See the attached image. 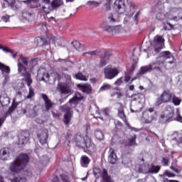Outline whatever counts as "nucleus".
<instances>
[{"instance_id": "obj_1", "label": "nucleus", "mask_w": 182, "mask_h": 182, "mask_svg": "<svg viewBox=\"0 0 182 182\" xmlns=\"http://www.w3.org/2000/svg\"><path fill=\"white\" fill-rule=\"evenodd\" d=\"M22 63L24 65H28V60L21 56V58L18 60V74L20 76L23 77L22 80H25L28 87V94L26 96L27 99H32L33 96H35V90L32 87V83H33V80H32V75L31 73L27 72L26 68L23 67Z\"/></svg>"}, {"instance_id": "obj_2", "label": "nucleus", "mask_w": 182, "mask_h": 182, "mask_svg": "<svg viewBox=\"0 0 182 182\" xmlns=\"http://www.w3.org/2000/svg\"><path fill=\"white\" fill-rule=\"evenodd\" d=\"M159 120L162 123L173 122L174 120V107L170 105H166L163 114L160 116Z\"/></svg>"}, {"instance_id": "obj_3", "label": "nucleus", "mask_w": 182, "mask_h": 182, "mask_svg": "<svg viewBox=\"0 0 182 182\" xmlns=\"http://www.w3.org/2000/svg\"><path fill=\"white\" fill-rule=\"evenodd\" d=\"M92 173L96 178L101 177L102 182H114V181L112 179V176L109 175V173L106 168H103L102 171L100 168L97 166H93Z\"/></svg>"}, {"instance_id": "obj_4", "label": "nucleus", "mask_w": 182, "mask_h": 182, "mask_svg": "<svg viewBox=\"0 0 182 182\" xmlns=\"http://www.w3.org/2000/svg\"><path fill=\"white\" fill-rule=\"evenodd\" d=\"M60 110L65 113L63 122L64 124L68 126V124H70V122H72V119L73 118V111L72 110V106L70 105L69 103H67L60 107Z\"/></svg>"}, {"instance_id": "obj_5", "label": "nucleus", "mask_w": 182, "mask_h": 182, "mask_svg": "<svg viewBox=\"0 0 182 182\" xmlns=\"http://www.w3.org/2000/svg\"><path fill=\"white\" fill-rule=\"evenodd\" d=\"M173 94L174 93L170 91V90L163 91L159 97L157 98L155 102V106H161L163 103H171Z\"/></svg>"}, {"instance_id": "obj_6", "label": "nucleus", "mask_w": 182, "mask_h": 182, "mask_svg": "<svg viewBox=\"0 0 182 182\" xmlns=\"http://www.w3.org/2000/svg\"><path fill=\"white\" fill-rule=\"evenodd\" d=\"M155 11H156V12H159L156 16V19H157V21H159L160 22L167 21L168 15L167 13L163 11H164V5L161 4V2L159 1L157 3V4L155 6Z\"/></svg>"}, {"instance_id": "obj_7", "label": "nucleus", "mask_w": 182, "mask_h": 182, "mask_svg": "<svg viewBox=\"0 0 182 182\" xmlns=\"http://www.w3.org/2000/svg\"><path fill=\"white\" fill-rule=\"evenodd\" d=\"M23 58L24 59H27V65H25V63H21V65L23 66V68H25L27 70V72L30 73L31 75V72H32V70H33V68H35V66H36V65H38V60H36V58L34 59H31L29 61V58H26L25 56H23V55H21L19 58L18 59V63H17V66H18V72H19V60H21V58Z\"/></svg>"}, {"instance_id": "obj_8", "label": "nucleus", "mask_w": 182, "mask_h": 182, "mask_svg": "<svg viewBox=\"0 0 182 182\" xmlns=\"http://www.w3.org/2000/svg\"><path fill=\"white\" fill-rule=\"evenodd\" d=\"M119 73H120V70L117 68H113L107 65L104 68L105 79L112 80V79H114V77H116Z\"/></svg>"}, {"instance_id": "obj_9", "label": "nucleus", "mask_w": 182, "mask_h": 182, "mask_svg": "<svg viewBox=\"0 0 182 182\" xmlns=\"http://www.w3.org/2000/svg\"><path fill=\"white\" fill-rule=\"evenodd\" d=\"M164 38L163 36L156 35L152 42V46L156 53L161 51V49L164 47Z\"/></svg>"}, {"instance_id": "obj_10", "label": "nucleus", "mask_w": 182, "mask_h": 182, "mask_svg": "<svg viewBox=\"0 0 182 182\" xmlns=\"http://www.w3.org/2000/svg\"><path fill=\"white\" fill-rule=\"evenodd\" d=\"M156 113L154 112V108L151 107L143 112L142 119L144 123H151L156 119Z\"/></svg>"}, {"instance_id": "obj_11", "label": "nucleus", "mask_w": 182, "mask_h": 182, "mask_svg": "<svg viewBox=\"0 0 182 182\" xmlns=\"http://www.w3.org/2000/svg\"><path fill=\"white\" fill-rule=\"evenodd\" d=\"M9 169L13 176H16V174H19V173H21L23 170H25V168L21 164H20V163L18 162L16 159H15L10 164Z\"/></svg>"}, {"instance_id": "obj_12", "label": "nucleus", "mask_w": 182, "mask_h": 182, "mask_svg": "<svg viewBox=\"0 0 182 182\" xmlns=\"http://www.w3.org/2000/svg\"><path fill=\"white\" fill-rule=\"evenodd\" d=\"M49 138V131L46 129H43L38 131L37 134V139L38 141L42 144H46L48 143V139Z\"/></svg>"}, {"instance_id": "obj_13", "label": "nucleus", "mask_w": 182, "mask_h": 182, "mask_svg": "<svg viewBox=\"0 0 182 182\" xmlns=\"http://www.w3.org/2000/svg\"><path fill=\"white\" fill-rule=\"evenodd\" d=\"M118 117H119L120 119H122V120H123L125 125L130 130H132V132H133V131L136 132V128L130 126L129 121H127V117L126 116V114H124V109L123 108V107H121L118 109Z\"/></svg>"}, {"instance_id": "obj_14", "label": "nucleus", "mask_w": 182, "mask_h": 182, "mask_svg": "<svg viewBox=\"0 0 182 182\" xmlns=\"http://www.w3.org/2000/svg\"><path fill=\"white\" fill-rule=\"evenodd\" d=\"M29 155L28 154L25 153H21L18 155V156L16 158V161L21 164V166L26 168V166H28V163H29Z\"/></svg>"}, {"instance_id": "obj_15", "label": "nucleus", "mask_w": 182, "mask_h": 182, "mask_svg": "<svg viewBox=\"0 0 182 182\" xmlns=\"http://www.w3.org/2000/svg\"><path fill=\"white\" fill-rule=\"evenodd\" d=\"M114 9L119 15L126 12V4L124 0H116L114 4Z\"/></svg>"}, {"instance_id": "obj_16", "label": "nucleus", "mask_w": 182, "mask_h": 182, "mask_svg": "<svg viewBox=\"0 0 182 182\" xmlns=\"http://www.w3.org/2000/svg\"><path fill=\"white\" fill-rule=\"evenodd\" d=\"M29 141V133L26 132H22L18 134V140L17 142L19 147H23L25 144H27Z\"/></svg>"}, {"instance_id": "obj_17", "label": "nucleus", "mask_w": 182, "mask_h": 182, "mask_svg": "<svg viewBox=\"0 0 182 182\" xmlns=\"http://www.w3.org/2000/svg\"><path fill=\"white\" fill-rule=\"evenodd\" d=\"M21 15L24 21L32 22L35 19V13L31 9H26L22 11Z\"/></svg>"}, {"instance_id": "obj_18", "label": "nucleus", "mask_w": 182, "mask_h": 182, "mask_svg": "<svg viewBox=\"0 0 182 182\" xmlns=\"http://www.w3.org/2000/svg\"><path fill=\"white\" fill-rule=\"evenodd\" d=\"M110 56H112V52H104V53L100 56L98 68H103L104 66H106L107 65V62H109V60L110 59Z\"/></svg>"}, {"instance_id": "obj_19", "label": "nucleus", "mask_w": 182, "mask_h": 182, "mask_svg": "<svg viewBox=\"0 0 182 182\" xmlns=\"http://www.w3.org/2000/svg\"><path fill=\"white\" fill-rule=\"evenodd\" d=\"M77 87L82 92V93H85V95H92L93 92V88L90 84H77Z\"/></svg>"}, {"instance_id": "obj_20", "label": "nucleus", "mask_w": 182, "mask_h": 182, "mask_svg": "<svg viewBox=\"0 0 182 182\" xmlns=\"http://www.w3.org/2000/svg\"><path fill=\"white\" fill-rule=\"evenodd\" d=\"M62 5H63V0H53L50 4V7L46 8V11H48L49 14L51 11L59 8V6H62Z\"/></svg>"}, {"instance_id": "obj_21", "label": "nucleus", "mask_w": 182, "mask_h": 182, "mask_svg": "<svg viewBox=\"0 0 182 182\" xmlns=\"http://www.w3.org/2000/svg\"><path fill=\"white\" fill-rule=\"evenodd\" d=\"M41 97L44 100L46 112H49L53 107V102H51L46 94L42 93Z\"/></svg>"}, {"instance_id": "obj_22", "label": "nucleus", "mask_w": 182, "mask_h": 182, "mask_svg": "<svg viewBox=\"0 0 182 182\" xmlns=\"http://www.w3.org/2000/svg\"><path fill=\"white\" fill-rule=\"evenodd\" d=\"M85 147L88 151L93 153L96 151V145L92 141V139L86 136L85 138Z\"/></svg>"}, {"instance_id": "obj_23", "label": "nucleus", "mask_w": 182, "mask_h": 182, "mask_svg": "<svg viewBox=\"0 0 182 182\" xmlns=\"http://www.w3.org/2000/svg\"><path fill=\"white\" fill-rule=\"evenodd\" d=\"M75 144L80 149H86V139L82 135H77L75 139Z\"/></svg>"}, {"instance_id": "obj_24", "label": "nucleus", "mask_w": 182, "mask_h": 182, "mask_svg": "<svg viewBox=\"0 0 182 182\" xmlns=\"http://www.w3.org/2000/svg\"><path fill=\"white\" fill-rule=\"evenodd\" d=\"M109 153V155L108 156L109 163H110V164H116V161H117V155H116L114 149L110 148Z\"/></svg>"}, {"instance_id": "obj_25", "label": "nucleus", "mask_w": 182, "mask_h": 182, "mask_svg": "<svg viewBox=\"0 0 182 182\" xmlns=\"http://www.w3.org/2000/svg\"><path fill=\"white\" fill-rule=\"evenodd\" d=\"M100 26L102 29L105 31V32H108V33H111L112 35L116 33V27L109 26L106 22L102 23Z\"/></svg>"}, {"instance_id": "obj_26", "label": "nucleus", "mask_w": 182, "mask_h": 182, "mask_svg": "<svg viewBox=\"0 0 182 182\" xmlns=\"http://www.w3.org/2000/svg\"><path fill=\"white\" fill-rule=\"evenodd\" d=\"M23 4L28 5L29 8L35 9V8H41V5L39 3V0H24L23 1Z\"/></svg>"}, {"instance_id": "obj_27", "label": "nucleus", "mask_w": 182, "mask_h": 182, "mask_svg": "<svg viewBox=\"0 0 182 182\" xmlns=\"http://www.w3.org/2000/svg\"><path fill=\"white\" fill-rule=\"evenodd\" d=\"M71 45L74 48V49H75V50H77L78 52H83V50H86V47L85 46V45L80 43V42L77 40L73 41L71 43Z\"/></svg>"}, {"instance_id": "obj_28", "label": "nucleus", "mask_w": 182, "mask_h": 182, "mask_svg": "<svg viewBox=\"0 0 182 182\" xmlns=\"http://www.w3.org/2000/svg\"><path fill=\"white\" fill-rule=\"evenodd\" d=\"M58 89L61 95H69L72 93V89H70V87L68 86V85L59 84Z\"/></svg>"}, {"instance_id": "obj_29", "label": "nucleus", "mask_w": 182, "mask_h": 182, "mask_svg": "<svg viewBox=\"0 0 182 182\" xmlns=\"http://www.w3.org/2000/svg\"><path fill=\"white\" fill-rule=\"evenodd\" d=\"M151 70H153V65L149 64V65L141 67L138 74L141 77L143 75H146V73H148V72H151Z\"/></svg>"}, {"instance_id": "obj_30", "label": "nucleus", "mask_w": 182, "mask_h": 182, "mask_svg": "<svg viewBox=\"0 0 182 182\" xmlns=\"http://www.w3.org/2000/svg\"><path fill=\"white\" fill-rule=\"evenodd\" d=\"M144 99V94L141 92L133 94L131 97L132 102H136L137 103H141Z\"/></svg>"}, {"instance_id": "obj_31", "label": "nucleus", "mask_w": 182, "mask_h": 182, "mask_svg": "<svg viewBox=\"0 0 182 182\" xmlns=\"http://www.w3.org/2000/svg\"><path fill=\"white\" fill-rule=\"evenodd\" d=\"M18 107V102H16V100L14 99L13 100L11 105L9 107L7 112H6V116H11L15 110H16V108Z\"/></svg>"}, {"instance_id": "obj_32", "label": "nucleus", "mask_w": 182, "mask_h": 182, "mask_svg": "<svg viewBox=\"0 0 182 182\" xmlns=\"http://www.w3.org/2000/svg\"><path fill=\"white\" fill-rule=\"evenodd\" d=\"M161 167L159 165H154L151 164V166L148 169V173L149 174H157L159 171H160V169Z\"/></svg>"}, {"instance_id": "obj_33", "label": "nucleus", "mask_w": 182, "mask_h": 182, "mask_svg": "<svg viewBox=\"0 0 182 182\" xmlns=\"http://www.w3.org/2000/svg\"><path fill=\"white\" fill-rule=\"evenodd\" d=\"M137 136L136 135L132 136L129 139L128 144H125V147H136L137 146V143L136 142V139Z\"/></svg>"}, {"instance_id": "obj_34", "label": "nucleus", "mask_w": 182, "mask_h": 182, "mask_svg": "<svg viewBox=\"0 0 182 182\" xmlns=\"http://www.w3.org/2000/svg\"><path fill=\"white\" fill-rule=\"evenodd\" d=\"M51 77H53L54 82H56L57 80L60 81L62 80V78L63 77V73H58L56 71H53L50 74Z\"/></svg>"}, {"instance_id": "obj_35", "label": "nucleus", "mask_w": 182, "mask_h": 182, "mask_svg": "<svg viewBox=\"0 0 182 182\" xmlns=\"http://www.w3.org/2000/svg\"><path fill=\"white\" fill-rule=\"evenodd\" d=\"M0 70L4 75V73H6V75H9L11 73V68L9 66L6 65L5 64L0 62Z\"/></svg>"}, {"instance_id": "obj_36", "label": "nucleus", "mask_w": 182, "mask_h": 182, "mask_svg": "<svg viewBox=\"0 0 182 182\" xmlns=\"http://www.w3.org/2000/svg\"><path fill=\"white\" fill-rule=\"evenodd\" d=\"M91 160L86 155L81 156V164L82 167H87L90 164Z\"/></svg>"}, {"instance_id": "obj_37", "label": "nucleus", "mask_w": 182, "mask_h": 182, "mask_svg": "<svg viewBox=\"0 0 182 182\" xmlns=\"http://www.w3.org/2000/svg\"><path fill=\"white\" fill-rule=\"evenodd\" d=\"M159 58H163L164 59H171V58H174V55L171 54L170 51H162L160 53Z\"/></svg>"}, {"instance_id": "obj_38", "label": "nucleus", "mask_w": 182, "mask_h": 182, "mask_svg": "<svg viewBox=\"0 0 182 182\" xmlns=\"http://www.w3.org/2000/svg\"><path fill=\"white\" fill-rule=\"evenodd\" d=\"M174 106H180L181 105L182 100L181 98L176 96V94H173L171 101Z\"/></svg>"}, {"instance_id": "obj_39", "label": "nucleus", "mask_w": 182, "mask_h": 182, "mask_svg": "<svg viewBox=\"0 0 182 182\" xmlns=\"http://www.w3.org/2000/svg\"><path fill=\"white\" fill-rule=\"evenodd\" d=\"M42 2H43L45 5L41 6V11H43V12H45L46 15H48V14H49V11H47L46 8L48 9L50 7V0H42Z\"/></svg>"}, {"instance_id": "obj_40", "label": "nucleus", "mask_w": 182, "mask_h": 182, "mask_svg": "<svg viewBox=\"0 0 182 182\" xmlns=\"http://www.w3.org/2000/svg\"><path fill=\"white\" fill-rule=\"evenodd\" d=\"M74 77H75V79H77V80H82L83 82H87V78L86 77V75H84L83 73H82L80 72L75 74Z\"/></svg>"}, {"instance_id": "obj_41", "label": "nucleus", "mask_w": 182, "mask_h": 182, "mask_svg": "<svg viewBox=\"0 0 182 182\" xmlns=\"http://www.w3.org/2000/svg\"><path fill=\"white\" fill-rule=\"evenodd\" d=\"M176 14L177 16L173 17V21H181L182 19V9H178L176 11Z\"/></svg>"}, {"instance_id": "obj_42", "label": "nucleus", "mask_w": 182, "mask_h": 182, "mask_svg": "<svg viewBox=\"0 0 182 182\" xmlns=\"http://www.w3.org/2000/svg\"><path fill=\"white\" fill-rule=\"evenodd\" d=\"M11 151H12V150L9 147L2 148L0 150V157H3V156H8V154H11Z\"/></svg>"}, {"instance_id": "obj_43", "label": "nucleus", "mask_w": 182, "mask_h": 182, "mask_svg": "<svg viewBox=\"0 0 182 182\" xmlns=\"http://www.w3.org/2000/svg\"><path fill=\"white\" fill-rule=\"evenodd\" d=\"M95 136L97 140H103V139H105V134H103V132L100 129H96L95 131Z\"/></svg>"}, {"instance_id": "obj_44", "label": "nucleus", "mask_w": 182, "mask_h": 182, "mask_svg": "<svg viewBox=\"0 0 182 182\" xmlns=\"http://www.w3.org/2000/svg\"><path fill=\"white\" fill-rule=\"evenodd\" d=\"M38 43L40 46H47L48 40L43 36L38 37Z\"/></svg>"}, {"instance_id": "obj_45", "label": "nucleus", "mask_w": 182, "mask_h": 182, "mask_svg": "<svg viewBox=\"0 0 182 182\" xmlns=\"http://www.w3.org/2000/svg\"><path fill=\"white\" fill-rule=\"evenodd\" d=\"M60 178L62 182H72L70 176L66 173L60 174Z\"/></svg>"}, {"instance_id": "obj_46", "label": "nucleus", "mask_w": 182, "mask_h": 182, "mask_svg": "<svg viewBox=\"0 0 182 182\" xmlns=\"http://www.w3.org/2000/svg\"><path fill=\"white\" fill-rule=\"evenodd\" d=\"M132 75H133V73H132L130 71L127 70L124 72V79L126 83H129V82H130L132 79Z\"/></svg>"}, {"instance_id": "obj_47", "label": "nucleus", "mask_w": 182, "mask_h": 182, "mask_svg": "<svg viewBox=\"0 0 182 182\" xmlns=\"http://www.w3.org/2000/svg\"><path fill=\"white\" fill-rule=\"evenodd\" d=\"M13 182H26L28 181V180L26 179V178L25 176H15L13 180Z\"/></svg>"}, {"instance_id": "obj_48", "label": "nucleus", "mask_w": 182, "mask_h": 182, "mask_svg": "<svg viewBox=\"0 0 182 182\" xmlns=\"http://www.w3.org/2000/svg\"><path fill=\"white\" fill-rule=\"evenodd\" d=\"M127 5H128L130 11L137 9V5H136V3L134 1H129V0H128Z\"/></svg>"}, {"instance_id": "obj_49", "label": "nucleus", "mask_w": 182, "mask_h": 182, "mask_svg": "<svg viewBox=\"0 0 182 182\" xmlns=\"http://www.w3.org/2000/svg\"><path fill=\"white\" fill-rule=\"evenodd\" d=\"M86 55H91V56H96V55H100V51L94 50V51H88L82 53V56Z\"/></svg>"}, {"instance_id": "obj_50", "label": "nucleus", "mask_w": 182, "mask_h": 182, "mask_svg": "<svg viewBox=\"0 0 182 182\" xmlns=\"http://www.w3.org/2000/svg\"><path fill=\"white\" fill-rule=\"evenodd\" d=\"M11 103V98L6 97H4L1 101V105L2 106H8Z\"/></svg>"}, {"instance_id": "obj_51", "label": "nucleus", "mask_w": 182, "mask_h": 182, "mask_svg": "<svg viewBox=\"0 0 182 182\" xmlns=\"http://www.w3.org/2000/svg\"><path fill=\"white\" fill-rule=\"evenodd\" d=\"M0 49H2L4 52H6V53H14V50L9 49V48L6 46H2V44H0Z\"/></svg>"}, {"instance_id": "obj_52", "label": "nucleus", "mask_w": 182, "mask_h": 182, "mask_svg": "<svg viewBox=\"0 0 182 182\" xmlns=\"http://www.w3.org/2000/svg\"><path fill=\"white\" fill-rule=\"evenodd\" d=\"M164 63V60H158L155 63H153L152 64V68L153 66H154L155 65H157V67H154V69H158L159 70H160V65H163Z\"/></svg>"}, {"instance_id": "obj_53", "label": "nucleus", "mask_w": 182, "mask_h": 182, "mask_svg": "<svg viewBox=\"0 0 182 182\" xmlns=\"http://www.w3.org/2000/svg\"><path fill=\"white\" fill-rule=\"evenodd\" d=\"M87 5H90V6H95V8H97L99 5H100V3L99 1H88L87 2Z\"/></svg>"}, {"instance_id": "obj_54", "label": "nucleus", "mask_w": 182, "mask_h": 182, "mask_svg": "<svg viewBox=\"0 0 182 182\" xmlns=\"http://www.w3.org/2000/svg\"><path fill=\"white\" fill-rule=\"evenodd\" d=\"M173 120H176V122H179V123H182V117L180 114V111L178 109L176 111V117L174 118Z\"/></svg>"}, {"instance_id": "obj_55", "label": "nucleus", "mask_w": 182, "mask_h": 182, "mask_svg": "<svg viewBox=\"0 0 182 182\" xmlns=\"http://www.w3.org/2000/svg\"><path fill=\"white\" fill-rule=\"evenodd\" d=\"M112 89V85L110 84H105L100 87V90L102 92L105 90H110Z\"/></svg>"}, {"instance_id": "obj_56", "label": "nucleus", "mask_w": 182, "mask_h": 182, "mask_svg": "<svg viewBox=\"0 0 182 182\" xmlns=\"http://www.w3.org/2000/svg\"><path fill=\"white\" fill-rule=\"evenodd\" d=\"M79 102H82V100L80 98L75 97V95L69 100V103H77Z\"/></svg>"}, {"instance_id": "obj_57", "label": "nucleus", "mask_w": 182, "mask_h": 182, "mask_svg": "<svg viewBox=\"0 0 182 182\" xmlns=\"http://www.w3.org/2000/svg\"><path fill=\"white\" fill-rule=\"evenodd\" d=\"M169 161L170 160L168 159V158L163 157L161 160V164L166 167L168 166Z\"/></svg>"}, {"instance_id": "obj_58", "label": "nucleus", "mask_w": 182, "mask_h": 182, "mask_svg": "<svg viewBox=\"0 0 182 182\" xmlns=\"http://www.w3.org/2000/svg\"><path fill=\"white\" fill-rule=\"evenodd\" d=\"M136 68H137V63H134L132 65L131 68L129 70H127V71L130 72L133 75L134 70H136Z\"/></svg>"}, {"instance_id": "obj_59", "label": "nucleus", "mask_w": 182, "mask_h": 182, "mask_svg": "<svg viewBox=\"0 0 182 182\" xmlns=\"http://www.w3.org/2000/svg\"><path fill=\"white\" fill-rule=\"evenodd\" d=\"M164 176H166V177H168L169 178L171 177H176V174L170 172L169 171H166L164 173Z\"/></svg>"}, {"instance_id": "obj_60", "label": "nucleus", "mask_w": 182, "mask_h": 182, "mask_svg": "<svg viewBox=\"0 0 182 182\" xmlns=\"http://www.w3.org/2000/svg\"><path fill=\"white\" fill-rule=\"evenodd\" d=\"M122 83H123V77H119V79H117V80H116L114 82V85L116 86H120V85H122Z\"/></svg>"}, {"instance_id": "obj_61", "label": "nucleus", "mask_w": 182, "mask_h": 182, "mask_svg": "<svg viewBox=\"0 0 182 182\" xmlns=\"http://www.w3.org/2000/svg\"><path fill=\"white\" fill-rule=\"evenodd\" d=\"M75 96L78 97L81 101L85 100V97H83V95H82V94L79 92H75Z\"/></svg>"}, {"instance_id": "obj_62", "label": "nucleus", "mask_w": 182, "mask_h": 182, "mask_svg": "<svg viewBox=\"0 0 182 182\" xmlns=\"http://www.w3.org/2000/svg\"><path fill=\"white\" fill-rule=\"evenodd\" d=\"M170 169L172 170V171H174L175 173H176L177 174H180V173H181V169L179 170L178 168H176L173 166H170Z\"/></svg>"}, {"instance_id": "obj_63", "label": "nucleus", "mask_w": 182, "mask_h": 182, "mask_svg": "<svg viewBox=\"0 0 182 182\" xmlns=\"http://www.w3.org/2000/svg\"><path fill=\"white\" fill-rule=\"evenodd\" d=\"M140 14H141V11H139L135 16H134V21L135 22H138L139 21V16H140Z\"/></svg>"}, {"instance_id": "obj_64", "label": "nucleus", "mask_w": 182, "mask_h": 182, "mask_svg": "<svg viewBox=\"0 0 182 182\" xmlns=\"http://www.w3.org/2000/svg\"><path fill=\"white\" fill-rule=\"evenodd\" d=\"M163 182H180V181L178 180H173V179H168L167 178H164Z\"/></svg>"}]
</instances>
